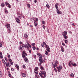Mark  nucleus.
Instances as JSON below:
<instances>
[{
  "label": "nucleus",
  "mask_w": 78,
  "mask_h": 78,
  "mask_svg": "<svg viewBox=\"0 0 78 78\" xmlns=\"http://www.w3.org/2000/svg\"><path fill=\"white\" fill-rule=\"evenodd\" d=\"M72 66L74 67H75L76 66V63H74V64L73 63Z\"/></svg>",
  "instance_id": "nucleus-26"
},
{
  "label": "nucleus",
  "mask_w": 78,
  "mask_h": 78,
  "mask_svg": "<svg viewBox=\"0 0 78 78\" xmlns=\"http://www.w3.org/2000/svg\"><path fill=\"white\" fill-rule=\"evenodd\" d=\"M40 72L41 73H39V75L41 76V78H42L43 77V76H42V75H44V76L45 77L46 76H47V74H46V72L45 71H41Z\"/></svg>",
  "instance_id": "nucleus-1"
},
{
  "label": "nucleus",
  "mask_w": 78,
  "mask_h": 78,
  "mask_svg": "<svg viewBox=\"0 0 78 78\" xmlns=\"http://www.w3.org/2000/svg\"><path fill=\"white\" fill-rule=\"evenodd\" d=\"M39 61L40 62V63H42V62H43V61H42V59H41V58H40L39 59Z\"/></svg>",
  "instance_id": "nucleus-21"
},
{
  "label": "nucleus",
  "mask_w": 78,
  "mask_h": 78,
  "mask_svg": "<svg viewBox=\"0 0 78 78\" xmlns=\"http://www.w3.org/2000/svg\"><path fill=\"white\" fill-rule=\"evenodd\" d=\"M20 44H22V42L21 41H20Z\"/></svg>",
  "instance_id": "nucleus-59"
},
{
  "label": "nucleus",
  "mask_w": 78,
  "mask_h": 78,
  "mask_svg": "<svg viewBox=\"0 0 78 78\" xmlns=\"http://www.w3.org/2000/svg\"><path fill=\"white\" fill-rule=\"evenodd\" d=\"M38 65L39 66H41V63H39Z\"/></svg>",
  "instance_id": "nucleus-56"
},
{
  "label": "nucleus",
  "mask_w": 78,
  "mask_h": 78,
  "mask_svg": "<svg viewBox=\"0 0 78 78\" xmlns=\"http://www.w3.org/2000/svg\"><path fill=\"white\" fill-rule=\"evenodd\" d=\"M55 5H57V6H58V5H59V3H56V4H55Z\"/></svg>",
  "instance_id": "nucleus-55"
},
{
  "label": "nucleus",
  "mask_w": 78,
  "mask_h": 78,
  "mask_svg": "<svg viewBox=\"0 0 78 78\" xmlns=\"http://www.w3.org/2000/svg\"><path fill=\"white\" fill-rule=\"evenodd\" d=\"M9 77H11V75L10 74H9Z\"/></svg>",
  "instance_id": "nucleus-63"
},
{
  "label": "nucleus",
  "mask_w": 78,
  "mask_h": 78,
  "mask_svg": "<svg viewBox=\"0 0 78 78\" xmlns=\"http://www.w3.org/2000/svg\"><path fill=\"white\" fill-rule=\"evenodd\" d=\"M57 69L58 70V71L59 72H61V69H59V67H57Z\"/></svg>",
  "instance_id": "nucleus-24"
},
{
  "label": "nucleus",
  "mask_w": 78,
  "mask_h": 78,
  "mask_svg": "<svg viewBox=\"0 0 78 78\" xmlns=\"http://www.w3.org/2000/svg\"><path fill=\"white\" fill-rule=\"evenodd\" d=\"M0 58H1V59L3 58V55H0Z\"/></svg>",
  "instance_id": "nucleus-36"
},
{
  "label": "nucleus",
  "mask_w": 78,
  "mask_h": 78,
  "mask_svg": "<svg viewBox=\"0 0 78 78\" xmlns=\"http://www.w3.org/2000/svg\"><path fill=\"white\" fill-rule=\"evenodd\" d=\"M46 6L47 7L48 9L50 8V6H49V5H48V4H47L46 5Z\"/></svg>",
  "instance_id": "nucleus-25"
},
{
  "label": "nucleus",
  "mask_w": 78,
  "mask_h": 78,
  "mask_svg": "<svg viewBox=\"0 0 78 78\" xmlns=\"http://www.w3.org/2000/svg\"><path fill=\"white\" fill-rule=\"evenodd\" d=\"M59 67L60 69H62V66H59Z\"/></svg>",
  "instance_id": "nucleus-44"
},
{
  "label": "nucleus",
  "mask_w": 78,
  "mask_h": 78,
  "mask_svg": "<svg viewBox=\"0 0 78 78\" xmlns=\"http://www.w3.org/2000/svg\"><path fill=\"white\" fill-rule=\"evenodd\" d=\"M29 52L30 53H31V50H30L29 51Z\"/></svg>",
  "instance_id": "nucleus-61"
},
{
  "label": "nucleus",
  "mask_w": 78,
  "mask_h": 78,
  "mask_svg": "<svg viewBox=\"0 0 78 78\" xmlns=\"http://www.w3.org/2000/svg\"><path fill=\"white\" fill-rule=\"evenodd\" d=\"M32 45H33V46H34V45H35V43H33Z\"/></svg>",
  "instance_id": "nucleus-45"
},
{
  "label": "nucleus",
  "mask_w": 78,
  "mask_h": 78,
  "mask_svg": "<svg viewBox=\"0 0 78 78\" xmlns=\"http://www.w3.org/2000/svg\"><path fill=\"white\" fill-rule=\"evenodd\" d=\"M28 46L29 47H30V48H31V45L29 44Z\"/></svg>",
  "instance_id": "nucleus-53"
},
{
  "label": "nucleus",
  "mask_w": 78,
  "mask_h": 78,
  "mask_svg": "<svg viewBox=\"0 0 78 78\" xmlns=\"http://www.w3.org/2000/svg\"><path fill=\"white\" fill-rule=\"evenodd\" d=\"M46 53H45V55H48V52L47 51H45Z\"/></svg>",
  "instance_id": "nucleus-35"
},
{
  "label": "nucleus",
  "mask_w": 78,
  "mask_h": 78,
  "mask_svg": "<svg viewBox=\"0 0 78 78\" xmlns=\"http://www.w3.org/2000/svg\"><path fill=\"white\" fill-rule=\"evenodd\" d=\"M7 28H11L10 27V24H7L6 25Z\"/></svg>",
  "instance_id": "nucleus-14"
},
{
  "label": "nucleus",
  "mask_w": 78,
  "mask_h": 78,
  "mask_svg": "<svg viewBox=\"0 0 78 78\" xmlns=\"http://www.w3.org/2000/svg\"><path fill=\"white\" fill-rule=\"evenodd\" d=\"M11 57V56H10V55L9 54L8 55V58H10Z\"/></svg>",
  "instance_id": "nucleus-34"
},
{
  "label": "nucleus",
  "mask_w": 78,
  "mask_h": 78,
  "mask_svg": "<svg viewBox=\"0 0 78 78\" xmlns=\"http://www.w3.org/2000/svg\"><path fill=\"white\" fill-rule=\"evenodd\" d=\"M17 14L18 15V16H19V15H20V13H19V12H17Z\"/></svg>",
  "instance_id": "nucleus-48"
},
{
  "label": "nucleus",
  "mask_w": 78,
  "mask_h": 78,
  "mask_svg": "<svg viewBox=\"0 0 78 78\" xmlns=\"http://www.w3.org/2000/svg\"><path fill=\"white\" fill-rule=\"evenodd\" d=\"M1 6L2 7H4V6H5V4H4V3H2L1 4Z\"/></svg>",
  "instance_id": "nucleus-22"
},
{
  "label": "nucleus",
  "mask_w": 78,
  "mask_h": 78,
  "mask_svg": "<svg viewBox=\"0 0 78 78\" xmlns=\"http://www.w3.org/2000/svg\"><path fill=\"white\" fill-rule=\"evenodd\" d=\"M11 70L12 71H14V69H13V68H11Z\"/></svg>",
  "instance_id": "nucleus-57"
},
{
  "label": "nucleus",
  "mask_w": 78,
  "mask_h": 78,
  "mask_svg": "<svg viewBox=\"0 0 78 78\" xmlns=\"http://www.w3.org/2000/svg\"><path fill=\"white\" fill-rule=\"evenodd\" d=\"M23 52L22 55V57L23 58H25V56H27V53H25L24 51H23Z\"/></svg>",
  "instance_id": "nucleus-4"
},
{
  "label": "nucleus",
  "mask_w": 78,
  "mask_h": 78,
  "mask_svg": "<svg viewBox=\"0 0 78 78\" xmlns=\"http://www.w3.org/2000/svg\"><path fill=\"white\" fill-rule=\"evenodd\" d=\"M65 43H66H66H67V42H68V41L66 40L65 41Z\"/></svg>",
  "instance_id": "nucleus-42"
},
{
  "label": "nucleus",
  "mask_w": 78,
  "mask_h": 78,
  "mask_svg": "<svg viewBox=\"0 0 78 78\" xmlns=\"http://www.w3.org/2000/svg\"><path fill=\"white\" fill-rule=\"evenodd\" d=\"M8 31H9V32H8L9 33H11V30L9 29Z\"/></svg>",
  "instance_id": "nucleus-41"
},
{
  "label": "nucleus",
  "mask_w": 78,
  "mask_h": 78,
  "mask_svg": "<svg viewBox=\"0 0 78 78\" xmlns=\"http://www.w3.org/2000/svg\"><path fill=\"white\" fill-rule=\"evenodd\" d=\"M27 6L28 8H30V5L28 4L27 5Z\"/></svg>",
  "instance_id": "nucleus-27"
},
{
  "label": "nucleus",
  "mask_w": 78,
  "mask_h": 78,
  "mask_svg": "<svg viewBox=\"0 0 78 78\" xmlns=\"http://www.w3.org/2000/svg\"><path fill=\"white\" fill-rule=\"evenodd\" d=\"M64 36V38L65 39H67L68 37H67V36H66V35H63Z\"/></svg>",
  "instance_id": "nucleus-20"
},
{
  "label": "nucleus",
  "mask_w": 78,
  "mask_h": 78,
  "mask_svg": "<svg viewBox=\"0 0 78 78\" xmlns=\"http://www.w3.org/2000/svg\"><path fill=\"white\" fill-rule=\"evenodd\" d=\"M56 66H57V65L56 63H55L53 65V68H55V67H56Z\"/></svg>",
  "instance_id": "nucleus-15"
},
{
  "label": "nucleus",
  "mask_w": 78,
  "mask_h": 78,
  "mask_svg": "<svg viewBox=\"0 0 78 78\" xmlns=\"http://www.w3.org/2000/svg\"><path fill=\"white\" fill-rule=\"evenodd\" d=\"M16 22H17V23H19L20 22V21L18 18H16Z\"/></svg>",
  "instance_id": "nucleus-7"
},
{
  "label": "nucleus",
  "mask_w": 78,
  "mask_h": 78,
  "mask_svg": "<svg viewBox=\"0 0 78 78\" xmlns=\"http://www.w3.org/2000/svg\"><path fill=\"white\" fill-rule=\"evenodd\" d=\"M41 46H42V47H44V44H41Z\"/></svg>",
  "instance_id": "nucleus-47"
},
{
  "label": "nucleus",
  "mask_w": 78,
  "mask_h": 78,
  "mask_svg": "<svg viewBox=\"0 0 78 78\" xmlns=\"http://www.w3.org/2000/svg\"><path fill=\"white\" fill-rule=\"evenodd\" d=\"M34 2L35 3H36L37 2V0H35L34 1Z\"/></svg>",
  "instance_id": "nucleus-58"
},
{
  "label": "nucleus",
  "mask_w": 78,
  "mask_h": 78,
  "mask_svg": "<svg viewBox=\"0 0 78 78\" xmlns=\"http://www.w3.org/2000/svg\"><path fill=\"white\" fill-rule=\"evenodd\" d=\"M24 60L26 62H28V58L27 57H25L24 58Z\"/></svg>",
  "instance_id": "nucleus-10"
},
{
  "label": "nucleus",
  "mask_w": 78,
  "mask_h": 78,
  "mask_svg": "<svg viewBox=\"0 0 78 78\" xmlns=\"http://www.w3.org/2000/svg\"><path fill=\"white\" fill-rule=\"evenodd\" d=\"M40 69L41 70H44V68L42 66H41L40 67Z\"/></svg>",
  "instance_id": "nucleus-19"
},
{
  "label": "nucleus",
  "mask_w": 78,
  "mask_h": 78,
  "mask_svg": "<svg viewBox=\"0 0 78 78\" xmlns=\"http://www.w3.org/2000/svg\"><path fill=\"white\" fill-rule=\"evenodd\" d=\"M5 61H7L8 59H7V58H6V57H5Z\"/></svg>",
  "instance_id": "nucleus-33"
},
{
  "label": "nucleus",
  "mask_w": 78,
  "mask_h": 78,
  "mask_svg": "<svg viewBox=\"0 0 78 78\" xmlns=\"http://www.w3.org/2000/svg\"><path fill=\"white\" fill-rule=\"evenodd\" d=\"M26 48H27V49L28 48H30V47L28 46L27 47L26 46Z\"/></svg>",
  "instance_id": "nucleus-64"
},
{
  "label": "nucleus",
  "mask_w": 78,
  "mask_h": 78,
  "mask_svg": "<svg viewBox=\"0 0 78 78\" xmlns=\"http://www.w3.org/2000/svg\"><path fill=\"white\" fill-rule=\"evenodd\" d=\"M70 76H71L72 77H73V76H74V75L73 73H71L70 74Z\"/></svg>",
  "instance_id": "nucleus-31"
},
{
  "label": "nucleus",
  "mask_w": 78,
  "mask_h": 78,
  "mask_svg": "<svg viewBox=\"0 0 78 78\" xmlns=\"http://www.w3.org/2000/svg\"><path fill=\"white\" fill-rule=\"evenodd\" d=\"M26 76L27 75H26L25 73H23L22 74V76L23 77H26Z\"/></svg>",
  "instance_id": "nucleus-12"
},
{
  "label": "nucleus",
  "mask_w": 78,
  "mask_h": 78,
  "mask_svg": "<svg viewBox=\"0 0 78 78\" xmlns=\"http://www.w3.org/2000/svg\"><path fill=\"white\" fill-rule=\"evenodd\" d=\"M23 48H26V46L24 44H23L21 45H20L19 47V50H23Z\"/></svg>",
  "instance_id": "nucleus-2"
},
{
  "label": "nucleus",
  "mask_w": 78,
  "mask_h": 78,
  "mask_svg": "<svg viewBox=\"0 0 78 78\" xmlns=\"http://www.w3.org/2000/svg\"><path fill=\"white\" fill-rule=\"evenodd\" d=\"M5 4L6 5V6H7L8 5L9 8H11V5H10L9 3H7V2H5Z\"/></svg>",
  "instance_id": "nucleus-9"
},
{
  "label": "nucleus",
  "mask_w": 78,
  "mask_h": 78,
  "mask_svg": "<svg viewBox=\"0 0 78 78\" xmlns=\"http://www.w3.org/2000/svg\"><path fill=\"white\" fill-rule=\"evenodd\" d=\"M55 64H58V62L57 61H55Z\"/></svg>",
  "instance_id": "nucleus-38"
},
{
  "label": "nucleus",
  "mask_w": 78,
  "mask_h": 78,
  "mask_svg": "<svg viewBox=\"0 0 78 78\" xmlns=\"http://www.w3.org/2000/svg\"><path fill=\"white\" fill-rule=\"evenodd\" d=\"M54 70L56 72H57V70H56V69L55 68L54 69Z\"/></svg>",
  "instance_id": "nucleus-52"
},
{
  "label": "nucleus",
  "mask_w": 78,
  "mask_h": 78,
  "mask_svg": "<svg viewBox=\"0 0 78 78\" xmlns=\"http://www.w3.org/2000/svg\"><path fill=\"white\" fill-rule=\"evenodd\" d=\"M61 48L62 51V52H64V49H63V47H62V46H61Z\"/></svg>",
  "instance_id": "nucleus-17"
},
{
  "label": "nucleus",
  "mask_w": 78,
  "mask_h": 78,
  "mask_svg": "<svg viewBox=\"0 0 78 78\" xmlns=\"http://www.w3.org/2000/svg\"><path fill=\"white\" fill-rule=\"evenodd\" d=\"M46 48H50L49 47V46H48V45H46Z\"/></svg>",
  "instance_id": "nucleus-43"
},
{
  "label": "nucleus",
  "mask_w": 78,
  "mask_h": 78,
  "mask_svg": "<svg viewBox=\"0 0 78 78\" xmlns=\"http://www.w3.org/2000/svg\"><path fill=\"white\" fill-rule=\"evenodd\" d=\"M5 64H6V66L7 67H11V64H9V62H8L7 63H5Z\"/></svg>",
  "instance_id": "nucleus-11"
},
{
  "label": "nucleus",
  "mask_w": 78,
  "mask_h": 78,
  "mask_svg": "<svg viewBox=\"0 0 78 78\" xmlns=\"http://www.w3.org/2000/svg\"><path fill=\"white\" fill-rule=\"evenodd\" d=\"M2 75L3 74L2 73V72L1 71H0V77H2Z\"/></svg>",
  "instance_id": "nucleus-18"
},
{
  "label": "nucleus",
  "mask_w": 78,
  "mask_h": 78,
  "mask_svg": "<svg viewBox=\"0 0 78 78\" xmlns=\"http://www.w3.org/2000/svg\"><path fill=\"white\" fill-rule=\"evenodd\" d=\"M72 61L71 60L70 62H69V67H71V66H72V64H73V63H72Z\"/></svg>",
  "instance_id": "nucleus-8"
},
{
  "label": "nucleus",
  "mask_w": 78,
  "mask_h": 78,
  "mask_svg": "<svg viewBox=\"0 0 78 78\" xmlns=\"http://www.w3.org/2000/svg\"><path fill=\"white\" fill-rule=\"evenodd\" d=\"M5 14H8V12L7 11V10H5Z\"/></svg>",
  "instance_id": "nucleus-40"
},
{
  "label": "nucleus",
  "mask_w": 78,
  "mask_h": 78,
  "mask_svg": "<svg viewBox=\"0 0 78 78\" xmlns=\"http://www.w3.org/2000/svg\"><path fill=\"white\" fill-rule=\"evenodd\" d=\"M38 67H36L35 68V69L34 70H38Z\"/></svg>",
  "instance_id": "nucleus-32"
},
{
  "label": "nucleus",
  "mask_w": 78,
  "mask_h": 78,
  "mask_svg": "<svg viewBox=\"0 0 78 78\" xmlns=\"http://www.w3.org/2000/svg\"><path fill=\"white\" fill-rule=\"evenodd\" d=\"M34 73H36V74H38V73L37 72V70H35V69H34Z\"/></svg>",
  "instance_id": "nucleus-30"
},
{
  "label": "nucleus",
  "mask_w": 78,
  "mask_h": 78,
  "mask_svg": "<svg viewBox=\"0 0 78 78\" xmlns=\"http://www.w3.org/2000/svg\"><path fill=\"white\" fill-rule=\"evenodd\" d=\"M50 48H47V49H46V50L47 51H48V52H50Z\"/></svg>",
  "instance_id": "nucleus-23"
},
{
  "label": "nucleus",
  "mask_w": 78,
  "mask_h": 78,
  "mask_svg": "<svg viewBox=\"0 0 78 78\" xmlns=\"http://www.w3.org/2000/svg\"><path fill=\"white\" fill-rule=\"evenodd\" d=\"M33 50H36V47H33Z\"/></svg>",
  "instance_id": "nucleus-39"
},
{
  "label": "nucleus",
  "mask_w": 78,
  "mask_h": 78,
  "mask_svg": "<svg viewBox=\"0 0 78 78\" xmlns=\"http://www.w3.org/2000/svg\"><path fill=\"white\" fill-rule=\"evenodd\" d=\"M55 8L57 9V12L58 14H62V12L61 11H59V9H58V7L57 6V5H55Z\"/></svg>",
  "instance_id": "nucleus-3"
},
{
  "label": "nucleus",
  "mask_w": 78,
  "mask_h": 78,
  "mask_svg": "<svg viewBox=\"0 0 78 78\" xmlns=\"http://www.w3.org/2000/svg\"><path fill=\"white\" fill-rule=\"evenodd\" d=\"M23 68H25V65H23Z\"/></svg>",
  "instance_id": "nucleus-50"
},
{
  "label": "nucleus",
  "mask_w": 78,
  "mask_h": 78,
  "mask_svg": "<svg viewBox=\"0 0 78 78\" xmlns=\"http://www.w3.org/2000/svg\"><path fill=\"white\" fill-rule=\"evenodd\" d=\"M2 47V43H0V47Z\"/></svg>",
  "instance_id": "nucleus-49"
},
{
  "label": "nucleus",
  "mask_w": 78,
  "mask_h": 78,
  "mask_svg": "<svg viewBox=\"0 0 78 78\" xmlns=\"http://www.w3.org/2000/svg\"><path fill=\"white\" fill-rule=\"evenodd\" d=\"M18 16V17H19V19H21V17H20V16Z\"/></svg>",
  "instance_id": "nucleus-62"
},
{
  "label": "nucleus",
  "mask_w": 78,
  "mask_h": 78,
  "mask_svg": "<svg viewBox=\"0 0 78 78\" xmlns=\"http://www.w3.org/2000/svg\"><path fill=\"white\" fill-rule=\"evenodd\" d=\"M42 24H45V21H42Z\"/></svg>",
  "instance_id": "nucleus-37"
},
{
  "label": "nucleus",
  "mask_w": 78,
  "mask_h": 78,
  "mask_svg": "<svg viewBox=\"0 0 78 78\" xmlns=\"http://www.w3.org/2000/svg\"><path fill=\"white\" fill-rule=\"evenodd\" d=\"M43 27V28L44 29H45V26H44V25L42 26Z\"/></svg>",
  "instance_id": "nucleus-51"
},
{
  "label": "nucleus",
  "mask_w": 78,
  "mask_h": 78,
  "mask_svg": "<svg viewBox=\"0 0 78 78\" xmlns=\"http://www.w3.org/2000/svg\"><path fill=\"white\" fill-rule=\"evenodd\" d=\"M2 62L4 63L5 65V64H6V62H5V61L4 60L2 59Z\"/></svg>",
  "instance_id": "nucleus-28"
},
{
  "label": "nucleus",
  "mask_w": 78,
  "mask_h": 78,
  "mask_svg": "<svg viewBox=\"0 0 78 78\" xmlns=\"http://www.w3.org/2000/svg\"><path fill=\"white\" fill-rule=\"evenodd\" d=\"M43 44H44V45H46V43L45 42H43Z\"/></svg>",
  "instance_id": "nucleus-60"
},
{
  "label": "nucleus",
  "mask_w": 78,
  "mask_h": 78,
  "mask_svg": "<svg viewBox=\"0 0 78 78\" xmlns=\"http://www.w3.org/2000/svg\"><path fill=\"white\" fill-rule=\"evenodd\" d=\"M62 36H66V35L67 34V31H64V32H63L62 33Z\"/></svg>",
  "instance_id": "nucleus-5"
},
{
  "label": "nucleus",
  "mask_w": 78,
  "mask_h": 78,
  "mask_svg": "<svg viewBox=\"0 0 78 78\" xmlns=\"http://www.w3.org/2000/svg\"><path fill=\"white\" fill-rule=\"evenodd\" d=\"M34 26L35 27H37V23L35 21L34 22Z\"/></svg>",
  "instance_id": "nucleus-16"
},
{
  "label": "nucleus",
  "mask_w": 78,
  "mask_h": 78,
  "mask_svg": "<svg viewBox=\"0 0 78 78\" xmlns=\"http://www.w3.org/2000/svg\"><path fill=\"white\" fill-rule=\"evenodd\" d=\"M15 67H16V68H17V70H19V65H16L15 66Z\"/></svg>",
  "instance_id": "nucleus-13"
},
{
  "label": "nucleus",
  "mask_w": 78,
  "mask_h": 78,
  "mask_svg": "<svg viewBox=\"0 0 78 78\" xmlns=\"http://www.w3.org/2000/svg\"><path fill=\"white\" fill-rule=\"evenodd\" d=\"M24 36L25 38H27L28 37V35L27 34H24Z\"/></svg>",
  "instance_id": "nucleus-29"
},
{
  "label": "nucleus",
  "mask_w": 78,
  "mask_h": 78,
  "mask_svg": "<svg viewBox=\"0 0 78 78\" xmlns=\"http://www.w3.org/2000/svg\"><path fill=\"white\" fill-rule=\"evenodd\" d=\"M9 62H11L12 61V60H11V59H9Z\"/></svg>",
  "instance_id": "nucleus-46"
},
{
  "label": "nucleus",
  "mask_w": 78,
  "mask_h": 78,
  "mask_svg": "<svg viewBox=\"0 0 78 78\" xmlns=\"http://www.w3.org/2000/svg\"><path fill=\"white\" fill-rule=\"evenodd\" d=\"M62 45H63V46H64L65 45V44L64 43H62Z\"/></svg>",
  "instance_id": "nucleus-54"
},
{
  "label": "nucleus",
  "mask_w": 78,
  "mask_h": 78,
  "mask_svg": "<svg viewBox=\"0 0 78 78\" xmlns=\"http://www.w3.org/2000/svg\"><path fill=\"white\" fill-rule=\"evenodd\" d=\"M37 55L39 57L40 59H41L42 58V55L39 54V53H37Z\"/></svg>",
  "instance_id": "nucleus-6"
}]
</instances>
